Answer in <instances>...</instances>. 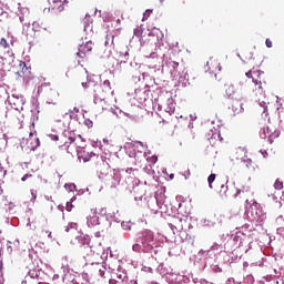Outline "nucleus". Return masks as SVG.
Segmentation results:
<instances>
[{"instance_id": "7", "label": "nucleus", "mask_w": 284, "mask_h": 284, "mask_svg": "<svg viewBox=\"0 0 284 284\" xmlns=\"http://www.w3.org/2000/svg\"><path fill=\"white\" fill-rule=\"evenodd\" d=\"M29 150H37L39 145H41V141H39V138L34 136V133L30 132L29 139L27 140Z\"/></svg>"}, {"instance_id": "17", "label": "nucleus", "mask_w": 284, "mask_h": 284, "mask_svg": "<svg viewBox=\"0 0 284 284\" xmlns=\"http://www.w3.org/2000/svg\"><path fill=\"white\" fill-rule=\"evenodd\" d=\"M274 187L275 190H283V181L277 179L274 183Z\"/></svg>"}, {"instance_id": "30", "label": "nucleus", "mask_w": 284, "mask_h": 284, "mask_svg": "<svg viewBox=\"0 0 284 284\" xmlns=\"http://www.w3.org/2000/svg\"><path fill=\"white\" fill-rule=\"evenodd\" d=\"M45 234H48V237H49V239H52V232L45 231Z\"/></svg>"}, {"instance_id": "31", "label": "nucleus", "mask_w": 284, "mask_h": 284, "mask_svg": "<svg viewBox=\"0 0 284 284\" xmlns=\"http://www.w3.org/2000/svg\"><path fill=\"white\" fill-rule=\"evenodd\" d=\"M262 155L264 156V159H267V151H262Z\"/></svg>"}, {"instance_id": "14", "label": "nucleus", "mask_w": 284, "mask_h": 284, "mask_svg": "<svg viewBox=\"0 0 284 284\" xmlns=\"http://www.w3.org/2000/svg\"><path fill=\"white\" fill-rule=\"evenodd\" d=\"M75 139L70 136L69 138V145L67 146V152L69 154H72V152H74V149L77 148V143H75Z\"/></svg>"}, {"instance_id": "4", "label": "nucleus", "mask_w": 284, "mask_h": 284, "mask_svg": "<svg viewBox=\"0 0 284 284\" xmlns=\"http://www.w3.org/2000/svg\"><path fill=\"white\" fill-rule=\"evenodd\" d=\"M142 236V244L144 250H146V252L154 250V245H156V241L154 240V232L145 230L143 231Z\"/></svg>"}, {"instance_id": "1", "label": "nucleus", "mask_w": 284, "mask_h": 284, "mask_svg": "<svg viewBox=\"0 0 284 284\" xmlns=\"http://www.w3.org/2000/svg\"><path fill=\"white\" fill-rule=\"evenodd\" d=\"M245 77L247 79H252L253 87L251 89V94L254 97V99H257V101H261V99H265V90L267 88V81L265 80V72L261 70L252 71L245 73Z\"/></svg>"}, {"instance_id": "9", "label": "nucleus", "mask_w": 284, "mask_h": 284, "mask_svg": "<svg viewBox=\"0 0 284 284\" xmlns=\"http://www.w3.org/2000/svg\"><path fill=\"white\" fill-rule=\"evenodd\" d=\"M10 105H13L14 110H23V100L12 97L9 99Z\"/></svg>"}, {"instance_id": "18", "label": "nucleus", "mask_w": 284, "mask_h": 284, "mask_svg": "<svg viewBox=\"0 0 284 284\" xmlns=\"http://www.w3.org/2000/svg\"><path fill=\"white\" fill-rule=\"evenodd\" d=\"M213 181H216V174L212 173L211 175H209L207 178V182H209V185L210 187H212V182Z\"/></svg>"}, {"instance_id": "25", "label": "nucleus", "mask_w": 284, "mask_h": 284, "mask_svg": "<svg viewBox=\"0 0 284 284\" xmlns=\"http://www.w3.org/2000/svg\"><path fill=\"white\" fill-rule=\"evenodd\" d=\"M105 270H106L105 267H102L99 270V274H100V276H102V278L105 277Z\"/></svg>"}, {"instance_id": "35", "label": "nucleus", "mask_w": 284, "mask_h": 284, "mask_svg": "<svg viewBox=\"0 0 284 284\" xmlns=\"http://www.w3.org/2000/svg\"><path fill=\"white\" fill-rule=\"evenodd\" d=\"M32 196H33L34 199H37V195H34V193H32Z\"/></svg>"}, {"instance_id": "15", "label": "nucleus", "mask_w": 284, "mask_h": 284, "mask_svg": "<svg viewBox=\"0 0 284 284\" xmlns=\"http://www.w3.org/2000/svg\"><path fill=\"white\" fill-rule=\"evenodd\" d=\"M30 278H39V274H41V271H39L38 268H31L28 272Z\"/></svg>"}, {"instance_id": "12", "label": "nucleus", "mask_w": 284, "mask_h": 284, "mask_svg": "<svg viewBox=\"0 0 284 284\" xmlns=\"http://www.w3.org/2000/svg\"><path fill=\"white\" fill-rule=\"evenodd\" d=\"M97 214V207H92L88 216V222L92 223V225H97V223H99V216Z\"/></svg>"}, {"instance_id": "32", "label": "nucleus", "mask_w": 284, "mask_h": 284, "mask_svg": "<svg viewBox=\"0 0 284 284\" xmlns=\"http://www.w3.org/2000/svg\"><path fill=\"white\" fill-rule=\"evenodd\" d=\"M83 88H88V82H82Z\"/></svg>"}, {"instance_id": "29", "label": "nucleus", "mask_w": 284, "mask_h": 284, "mask_svg": "<svg viewBox=\"0 0 284 284\" xmlns=\"http://www.w3.org/2000/svg\"><path fill=\"white\" fill-rule=\"evenodd\" d=\"M156 161H159V158L156 155H153L151 158V163H156Z\"/></svg>"}, {"instance_id": "22", "label": "nucleus", "mask_w": 284, "mask_h": 284, "mask_svg": "<svg viewBox=\"0 0 284 284\" xmlns=\"http://www.w3.org/2000/svg\"><path fill=\"white\" fill-rule=\"evenodd\" d=\"M72 207H74V205H72V202H67V206H65L67 212H72Z\"/></svg>"}, {"instance_id": "26", "label": "nucleus", "mask_w": 284, "mask_h": 284, "mask_svg": "<svg viewBox=\"0 0 284 284\" xmlns=\"http://www.w3.org/2000/svg\"><path fill=\"white\" fill-rule=\"evenodd\" d=\"M265 45H266V48H272V45H273L272 40L266 39L265 40Z\"/></svg>"}, {"instance_id": "6", "label": "nucleus", "mask_w": 284, "mask_h": 284, "mask_svg": "<svg viewBox=\"0 0 284 284\" xmlns=\"http://www.w3.org/2000/svg\"><path fill=\"white\" fill-rule=\"evenodd\" d=\"M50 7L57 12H63L65 4L70 3L68 0H49Z\"/></svg>"}, {"instance_id": "5", "label": "nucleus", "mask_w": 284, "mask_h": 284, "mask_svg": "<svg viewBox=\"0 0 284 284\" xmlns=\"http://www.w3.org/2000/svg\"><path fill=\"white\" fill-rule=\"evenodd\" d=\"M92 48H94V43H92V41H87L85 43L80 44L77 53L78 57H80V59H85L87 54L92 52Z\"/></svg>"}, {"instance_id": "19", "label": "nucleus", "mask_w": 284, "mask_h": 284, "mask_svg": "<svg viewBox=\"0 0 284 284\" xmlns=\"http://www.w3.org/2000/svg\"><path fill=\"white\" fill-rule=\"evenodd\" d=\"M77 223H70L68 226H65V232H70V230H77Z\"/></svg>"}, {"instance_id": "20", "label": "nucleus", "mask_w": 284, "mask_h": 284, "mask_svg": "<svg viewBox=\"0 0 284 284\" xmlns=\"http://www.w3.org/2000/svg\"><path fill=\"white\" fill-rule=\"evenodd\" d=\"M174 110H175V106H174V103H170L169 104V109H166V112H169V114H174Z\"/></svg>"}, {"instance_id": "11", "label": "nucleus", "mask_w": 284, "mask_h": 284, "mask_svg": "<svg viewBox=\"0 0 284 284\" xmlns=\"http://www.w3.org/2000/svg\"><path fill=\"white\" fill-rule=\"evenodd\" d=\"M18 77H28L30 74V69L26 64V62L19 63V70L17 71Z\"/></svg>"}, {"instance_id": "34", "label": "nucleus", "mask_w": 284, "mask_h": 284, "mask_svg": "<svg viewBox=\"0 0 284 284\" xmlns=\"http://www.w3.org/2000/svg\"><path fill=\"white\" fill-rule=\"evenodd\" d=\"M116 23H121V19H118V20H116Z\"/></svg>"}, {"instance_id": "24", "label": "nucleus", "mask_w": 284, "mask_h": 284, "mask_svg": "<svg viewBox=\"0 0 284 284\" xmlns=\"http://www.w3.org/2000/svg\"><path fill=\"white\" fill-rule=\"evenodd\" d=\"M132 248L133 252H141V244H134Z\"/></svg>"}, {"instance_id": "21", "label": "nucleus", "mask_w": 284, "mask_h": 284, "mask_svg": "<svg viewBox=\"0 0 284 284\" xmlns=\"http://www.w3.org/2000/svg\"><path fill=\"white\" fill-rule=\"evenodd\" d=\"M0 45H2V48H4V49L10 47V44H8V40H6V38H2L0 40Z\"/></svg>"}, {"instance_id": "3", "label": "nucleus", "mask_w": 284, "mask_h": 284, "mask_svg": "<svg viewBox=\"0 0 284 284\" xmlns=\"http://www.w3.org/2000/svg\"><path fill=\"white\" fill-rule=\"evenodd\" d=\"M225 93L229 99H234L235 101H237L239 108L233 109V111L240 113L243 112V103H241V101H243V94L236 92L234 84L226 85Z\"/></svg>"}, {"instance_id": "2", "label": "nucleus", "mask_w": 284, "mask_h": 284, "mask_svg": "<svg viewBox=\"0 0 284 284\" xmlns=\"http://www.w3.org/2000/svg\"><path fill=\"white\" fill-rule=\"evenodd\" d=\"M38 92H42L47 99V103H51L52 105H57L59 101V91L54 89L50 83H43L38 89Z\"/></svg>"}, {"instance_id": "16", "label": "nucleus", "mask_w": 284, "mask_h": 284, "mask_svg": "<svg viewBox=\"0 0 284 284\" xmlns=\"http://www.w3.org/2000/svg\"><path fill=\"white\" fill-rule=\"evenodd\" d=\"M152 12L153 10L152 9H146L143 13V18H142V21H148L150 19V17H152Z\"/></svg>"}, {"instance_id": "8", "label": "nucleus", "mask_w": 284, "mask_h": 284, "mask_svg": "<svg viewBox=\"0 0 284 284\" xmlns=\"http://www.w3.org/2000/svg\"><path fill=\"white\" fill-rule=\"evenodd\" d=\"M78 159H80V161H83V163H88V161H90V159H92V154H90L89 152L85 153V149H78Z\"/></svg>"}, {"instance_id": "27", "label": "nucleus", "mask_w": 284, "mask_h": 284, "mask_svg": "<svg viewBox=\"0 0 284 284\" xmlns=\"http://www.w3.org/2000/svg\"><path fill=\"white\" fill-rule=\"evenodd\" d=\"M32 174H24L21 179V181H28L29 179H31Z\"/></svg>"}, {"instance_id": "10", "label": "nucleus", "mask_w": 284, "mask_h": 284, "mask_svg": "<svg viewBox=\"0 0 284 284\" xmlns=\"http://www.w3.org/2000/svg\"><path fill=\"white\" fill-rule=\"evenodd\" d=\"M102 97L105 94H110L112 92V85L110 84V80H104V82L100 85Z\"/></svg>"}, {"instance_id": "28", "label": "nucleus", "mask_w": 284, "mask_h": 284, "mask_svg": "<svg viewBox=\"0 0 284 284\" xmlns=\"http://www.w3.org/2000/svg\"><path fill=\"white\" fill-rule=\"evenodd\" d=\"M85 125H87L88 128H92L93 123H92V121H90V120H85Z\"/></svg>"}, {"instance_id": "23", "label": "nucleus", "mask_w": 284, "mask_h": 284, "mask_svg": "<svg viewBox=\"0 0 284 284\" xmlns=\"http://www.w3.org/2000/svg\"><path fill=\"white\" fill-rule=\"evenodd\" d=\"M170 67H171L173 70H176V68H179V62H176V61H171V62H170Z\"/></svg>"}, {"instance_id": "13", "label": "nucleus", "mask_w": 284, "mask_h": 284, "mask_svg": "<svg viewBox=\"0 0 284 284\" xmlns=\"http://www.w3.org/2000/svg\"><path fill=\"white\" fill-rule=\"evenodd\" d=\"M134 159L135 165H138V168H143V164L145 163V153L138 152V154L134 155Z\"/></svg>"}, {"instance_id": "33", "label": "nucleus", "mask_w": 284, "mask_h": 284, "mask_svg": "<svg viewBox=\"0 0 284 284\" xmlns=\"http://www.w3.org/2000/svg\"><path fill=\"white\" fill-rule=\"evenodd\" d=\"M240 88L241 90H243V82H240Z\"/></svg>"}, {"instance_id": "36", "label": "nucleus", "mask_w": 284, "mask_h": 284, "mask_svg": "<svg viewBox=\"0 0 284 284\" xmlns=\"http://www.w3.org/2000/svg\"><path fill=\"white\" fill-rule=\"evenodd\" d=\"M241 192H242V191H241V190H239V191H237V194H241Z\"/></svg>"}]
</instances>
